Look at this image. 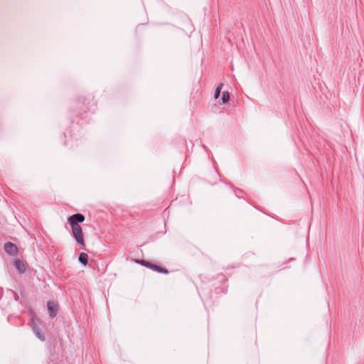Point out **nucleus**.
Segmentation results:
<instances>
[{
  "label": "nucleus",
  "mask_w": 364,
  "mask_h": 364,
  "mask_svg": "<svg viewBox=\"0 0 364 364\" xmlns=\"http://www.w3.org/2000/svg\"><path fill=\"white\" fill-rule=\"evenodd\" d=\"M73 236L76 242L80 245L82 249L85 247L84 237L82 228L80 225H70Z\"/></svg>",
  "instance_id": "obj_1"
},
{
  "label": "nucleus",
  "mask_w": 364,
  "mask_h": 364,
  "mask_svg": "<svg viewBox=\"0 0 364 364\" xmlns=\"http://www.w3.org/2000/svg\"><path fill=\"white\" fill-rule=\"evenodd\" d=\"M136 262L148 267L149 269H151L155 272H157L159 273H164V274H168V271L167 269L159 267L156 264H154L150 262L146 261V260H136Z\"/></svg>",
  "instance_id": "obj_2"
},
{
  "label": "nucleus",
  "mask_w": 364,
  "mask_h": 364,
  "mask_svg": "<svg viewBox=\"0 0 364 364\" xmlns=\"http://www.w3.org/2000/svg\"><path fill=\"white\" fill-rule=\"evenodd\" d=\"M85 218L82 213H75L70 216L68 219L70 225H80V223L84 222Z\"/></svg>",
  "instance_id": "obj_3"
},
{
  "label": "nucleus",
  "mask_w": 364,
  "mask_h": 364,
  "mask_svg": "<svg viewBox=\"0 0 364 364\" xmlns=\"http://www.w3.org/2000/svg\"><path fill=\"white\" fill-rule=\"evenodd\" d=\"M47 306L50 317L51 318H55L58 311V304L53 301H49L47 303Z\"/></svg>",
  "instance_id": "obj_4"
},
{
  "label": "nucleus",
  "mask_w": 364,
  "mask_h": 364,
  "mask_svg": "<svg viewBox=\"0 0 364 364\" xmlns=\"http://www.w3.org/2000/svg\"><path fill=\"white\" fill-rule=\"evenodd\" d=\"M4 250L10 255H15L18 252V248L16 245L12 242H7L4 245Z\"/></svg>",
  "instance_id": "obj_5"
},
{
  "label": "nucleus",
  "mask_w": 364,
  "mask_h": 364,
  "mask_svg": "<svg viewBox=\"0 0 364 364\" xmlns=\"http://www.w3.org/2000/svg\"><path fill=\"white\" fill-rule=\"evenodd\" d=\"M14 265L15 268L16 269V270L20 274H23L25 272V271H26L25 265H24L23 262H22L21 260H20L18 259H15L14 262Z\"/></svg>",
  "instance_id": "obj_6"
},
{
  "label": "nucleus",
  "mask_w": 364,
  "mask_h": 364,
  "mask_svg": "<svg viewBox=\"0 0 364 364\" xmlns=\"http://www.w3.org/2000/svg\"><path fill=\"white\" fill-rule=\"evenodd\" d=\"M32 328L36 337H38V338L40 339L41 341H44L46 338L44 334L41 332L40 328L37 326H33Z\"/></svg>",
  "instance_id": "obj_7"
},
{
  "label": "nucleus",
  "mask_w": 364,
  "mask_h": 364,
  "mask_svg": "<svg viewBox=\"0 0 364 364\" xmlns=\"http://www.w3.org/2000/svg\"><path fill=\"white\" fill-rule=\"evenodd\" d=\"M78 259L81 264H82L83 265H87L88 256L86 253L81 252L79 255Z\"/></svg>",
  "instance_id": "obj_8"
},
{
  "label": "nucleus",
  "mask_w": 364,
  "mask_h": 364,
  "mask_svg": "<svg viewBox=\"0 0 364 364\" xmlns=\"http://www.w3.org/2000/svg\"><path fill=\"white\" fill-rule=\"evenodd\" d=\"M230 100L229 92L228 91H224L222 94L221 101L222 104L227 103Z\"/></svg>",
  "instance_id": "obj_9"
},
{
  "label": "nucleus",
  "mask_w": 364,
  "mask_h": 364,
  "mask_svg": "<svg viewBox=\"0 0 364 364\" xmlns=\"http://www.w3.org/2000/svg\"><path fill=\"white\" fill-rule=\"evenodd\" d=\"M223 86V83H220L217 86V87L215 90V92H214L215 99H218L220 97L221 89H222Z\"/></svg>",
  "instance_id": "obj_10"
}]
</instances>
